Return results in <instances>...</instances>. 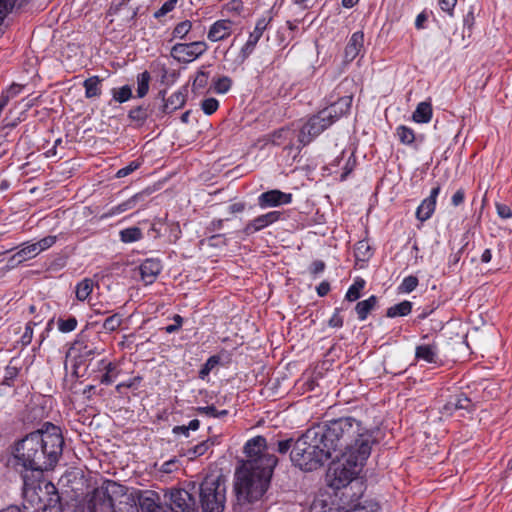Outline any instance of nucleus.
<instances>
[{"label":"nucleus","instance_id":"f257e3e1","mask_svg":"<svg viewBox=\"0 0 512 512\" xmlns=\"http://www.w3.org/2000/svg\"><path fill=\"white\" fill-rule=\"evenodd\" d=\"M64 438L58 426L45 422L42 427L17 441L12 467L20 474L23 490L35 492L43 472L54 468L63 452Z\"/></svg>","mask_w":512,"mask_h":512},{"label":"nucleus","instance_id":"f03ea898","mask_svg":"<svg viewBox=\"0 0 512 512\" xmlns=\"http://www.w3.org/2000/svg\"><path fill=\"white\" fill-rule=\"evenodd\" d=\"M266 444L262 436H256L245 444L247 460L235 473L234 488L239 504L259 500L268 489L278 459L265 451Z\"/></svg>","mask_w":512,"mask_h":512},{"label":"nucleus","instance_id":"7ed1b4c3","mask_svg":"<svg viewBox=\"0 0 512 512\" xmlns=\"http://www.w3.org/2000/svg\"><path fill=\"white\" fill-rule=\"evenodd\" d=\"M331 454L358 455L360 461H366L375 443L373 432L365 428L361 421L353 417L333 419L325 425H318Z\"/></svg>","mask_w":512,"mask_h":512},{"label":"nucleus","instance_id":"20e7f679","mask_svg":"<svg viewBox=\"0 0 512 512\" xmlns=\"http://www.w3.org/2000/svg\"><path fill=\"white\" fill-rule=\"evenodd\" d=\"M344 457V461L332 463L326 474L327 484L331 488L345 489L341 496L342 505L339 507V512H378L380 506L377 502L363 499L362 483L355 482L348 488L360 473L365 461H360L358 455Z\"/></svg>","mask_w":512,"mask_h":512},{"label":"nucleus","instance_id":"39448f33","mask_svg":"<svg viewBox=\"0 0 512 512\" xmlns=\"http://www.w3.org/2000/svg\"><path fill=\"white\" fill-rule=\"evenodd\" d=\"M323 437L319 426L307 429L293 444L290 453L292 463L303 471H314L332 458Z\"/></svg>","mask_w":512,"mask_h":512},{"label":"nucleus","instance_id":"423d86ee","mask_svg":"<svg viewBox=\"0 0 512 512\" xmlns=\"http://www.w3.org/2000/svg\"><path fill=\"white\" fill-rule=\"evenodd\" d=\"M126 504L127 512H138L135 499L127 494V488L112 480H106L103 484L94 489L88 500L90 512H117L116 502Z\"/></svg>","mask_w":512,"mask_h":512},{"label":"nucleus","instance_id":"0eeeda50","mask_svg":"<svg viewBox=\"0 0 512 512\" xmlns=\"http://www.w3.org/2000/svg\"><path fill=\"white\" fill-rule=\"evenodd\" d=\"M225 502V479L222 476H206L200 485V503L203 512H223Z\"/></svg>","mask_w":512,"mask_h":512},{"label":"nucleus","instance_id":"6e6552de","mask_svg":"<svg viewBox=\"0 0 512 512\" xmlns=\"http://www.w3.org/2000/svg\"><path fill=\"white\" fill-rule=\"evenodd\" d=\"M330 115L322 109L307 118L299 129L297 153L300 152L302 147L310 144L316 137L334 124L329 118L331 117Z\"/></svg>","mask_w":512,"mask_h":512},{"label":"nucleus","instance_id":"1a4fd4ad","mask_svg":"<svg viewBox=\"0 0 512 512\" xmlns=\"http://www.w3.org/2000/svg\"><path fill=\"white\" fill-rule=\"evenodd\" d=\"M208 50L205 41L176 43L171 48V56L179 63L187 64L201 57Z\"/></svg>","mask_w":512,"mask_h":512},{"label":"nucleus","instance_id":"9d476101","mask_svg":"<svg viewBox=\"0 0 512 512\" xmlns=\"http://www.w3.org/2000/svg\"><path fill=\"white\" fill-rule=\"evenodd\" d=\"M166 504L173 512H195L196 501L185 489H171L165 494Z\"/></svg>","mask_w":512,"mask_h":512},{"label":"nucleus","instance_id":"9b49d317","mask_svg":"<svg viewBox=\"0 0 512 512\" xmlns=\"http://www.w3.org/2000/svg\"><path fill=\"white\" fill-rule=\"evenodd\" d=\"M282 213L280 211H270L266 214L259 215L249 221L243 228V233L247 236L259 232L266 227L276 223L281 219Z\"/></svg>","mask_w":512,"mask_h":512},{"label":"nucleus","instance_id":"f8f14e48","mask_svg":"<svg viewBox=\"0 0 512 512\" xmlns=\"http://www.w3.org/2000/svg\"><path fill=\"white\" fill-rule=\"evenodd\" d=\"M291 202V193H284L277 189L266 191L258 196V205L262 209L290 204Z\"/></svg>","mask_w":512,"mask_h":512},{"label":"nucleus","instance_id":"ddd939ff","mask_svg":"<svg viewBox=\"0 0 512 512\" xmlns=\"http://www.w3.org/2000/svg\"><path fill=\"white\" fill-rule=\"evenodd\" d=\"M295 137V130L289 127H282L268 135L267 143H271L275 146H283L285 150L292 151L296 150L297 146H294L293 140Z\"/></svg>","mask_w":512,"mask_h":512},{"label":"nucleus","instance_id":"4468645a","mask_svg":"<svg viewBox=\"0 0 512 512\" xmlns=\"http://www.w3.org/2000/svg\"><path fill=\"white\" fill-rule=\"evenodd\" d=\"M137 500L142 512H173L169 510L167 504L159 503V496L154 491L140 493Z\"/></svg>","mask_w":512,"mask_h":512},{"label":"nucleus","instance_id":"2eb2a0df","mask_svg":"<svg viewBox=\"0 0 512 512\" xmlns=\"http://www.w3.org/2000/svg\"><path fill=\"white\" fill-rule=\"evenodd\" d=\"M441 187L437 184L430 191V195L425 198L416 210V218L424 222L431 218L436 208V200L440 193Z\"/></svg>","mask_w":512,"mask_h":512},{"label":"nucleus","instance_id":"dca6fc26","mask_svg":"<svg viewBox=\"0 0 512 512\" xmlns=\"http://www.w3.org/2000/svg\"><path fill=\"white\" fill-rule=\"evenodd\" d=\"M232 32L233 22L229 19H220L210 26L207 38L211 42H219L229 38Z\"/></svg>","mask_w":512,"mask_h":512},{"label":"nucleus","instance_id":"f3484780","mask_svg":"<svg viewBox=\"0 0 512 512\" xmlns=\"http://www.w3.org/2000/svg\"><path fill=\"white\" fill-rule=\"evenodd\" d=\"M71 352L75 354L78 359V364L93 359L98 354L95 343L84 340L83 338L77 339L71 347Z\"/></svg>","mask_w":512,"mask_h":512},{"label":"nucleus","instance_id":"a211bd4d","mask_svg":"<svg viewBox=\"0 0 512 512\" xmlns=\"http://www.w3.org/2000/svg\"><path fill=\"white\" fill-rule=\"evenodd\" d=\"M161 270V262L157 259H146L138 267L140 278L145 285L154 283Z\"/></svg>","mask_w":512,"mask_h":512},{"label":"nucleus","instance_id":"6ab92c4d","mask_svg":"<svg viewBox=\"0 0 512 512\" xmlns=\"http://www.w3.org/2000/svg\"><path fill=\"white\" fill-rule=\"evenodd\" d=\"M352 104V96H344L339 98L337 101L330 104L323 110L327 114H331L329 117L333 123L338 121L342 116L349 113Z\"/></svg>","mask_w":512,"mask_h":512},{"label":"nucleus","instance_id":"aec40b11","mask_svg":"<svg viewBox=\"0 0 512 512\" xmlns=\"http://www.w3.org/2000/svg\"><path fill=\"white\" fill-rule=\"evenodd\" d=\"M364 33L362 31L354 32L344 50V57L346 62L353 61L363 48Z\"/></svg>","mask_w":512,"mask_h":512},{"label":"nucleus","instance_id":"412c9836","mask_svg":"<svg viewBox=\"0 0 512 512\" xmlns=\"http://www.w3.org/2000/svg\"><path fill=\"white\" fill-rule=\"evenodd\" d=\"M145 197H146V193L145 192L136 193L135 195H133L132 197H130L126 201H124V202H122V203H120V204H118L116 206L111 207L103 215V217H105V218L112 217V216L124 213V212H126L128 210H131V209L135 208L138 203L143 202L145 200Z\"/></svg>","mask_w":512,"mask_h":512},{"label":"nucleus","instance_id":"4be33fe9","mask_svg":"<svg viewBox=\"0 0 512 512\" xmlns=\"http://www.w3.org/2000/svg\"><path fill=\"white\" fill-rule=\"evenodd\" d=\"M415 358L430 364L438 362V346L436 343L418 345L415 349Z\"/></svg>","mask_w":512,"mask_h":512},{"label":"nucleus","instance_id":"5701e85b","mask_svg":"<svg viewBox=\"0 0 512 512\" xmlns=\"http://www.w3.org/2000/svg\"><path fill=\"white\" fill-rule=\"evenodd\" d=\"M433 115L432 103L430 100L420 102L412 114V120L416 123H428Z\"/></svg>","mask_w":512,"mask_h":512},{"label":"nucleus","instance_id":"b1692460","mask_svg":"<svg viewBox=\"0 0 512 512\" xmlns=\"http://www.w3.org/2000/svg\"><path fill=\"white\" fill-rule=\"evenodd\" d=\"M378 298L375 295H371L369 298L360 301L355 306L358 319L364 321L367 319L369 313L376 307Z\"/></svg>","mask_w":512,"mask_h":512},{"label":"nucleus","instance_id":"393cba45","mask_svg":"<svg viewBox=\"0 0 512 512\" xmlns=\"http://www.w3.org/2000/svg\"><path fill=\"white\" fill-rule=\"evenodd\" d=\"M218 436H214L211 438H208L199 444L195 445L194 447L188 449L186 455L190 458H196L198 456L204 455L212 446L218 444Z\"/></svg>","mask_w":512,"mask_h":512},{"label":"nucleus","instance_id":"a878e982","mask_svg":"<svg viewBox=\"0 0 512 512\" xmlns=\"http://www.w3.org/2000/svg\"><path fill=\"white\" fill-rule=\"evenodd\" d=\"M101 82L102 79L96 75L87 78L83 83L85 97L88 99L99 97L102 93Z\"/></svg>","mask_w":512,"mask_h":512},{"label":"nucleus","instance_id":"bb28decb","mask_svg":"<svg viewBox=\"0 0 512 512\" xmlns=\"http://www.w3.org/2000/svg\"><path fill=\"white\" fill-rule=\"evenodd\" d=\"M185 104V95L181 92L173 93L163 104L162 112L170 114Z\"/></svg>","mask_w":512,"mask_h":512},{"label":"nucleus","instance_id":"cd10ccee","mask_svg":"<svg viewBox=\"0 0 512 512\" xmlns=\"http://www.w3.org/2000/svg\"><path fill=\"white\" fill-rule=\"evenodd\" d=\"M412 311V302L404 300L398 304L389 307L386 311L388 318L403 317L410 314Z\"/></svg>","mask_w":512,"mask_h":512},{"label":"nucleus","instance_id":"c85d7f7f","mask_svg":"<svg viewBox=\"0 0 512 512\" xmlns=\"http://www.w3.org/2000/svg\"><path fill=\"white\" fill-rule=\"evenodd\" d=\"M94 281L90 278H84L75 287V295L79 301H85L93 291Z\"/></svg>","mask_w":512,"mask_h":512},{"label":"nucleus","instance_id":"c756f323","mask_svg":"<svg viewBox=\"0 0 512 512\" xmlns=\"http://www.w3.org/2000/svg\"><path fill=\"white\" fill-rule=\"evenodd\" d=\"M39 253L36 243L23 244V247L11 257V260L22 262L36 257Z\"/></svg>","mask_w":512,"mask_h":512},{"label":"nucleus","instance_id":"7c9ffc66","mask_svg":"<svg viewBox=\"0 0 512 512\" xmlns=\"http://www.w3.org/2000/svg\"><path fill=\"white\" fill-rule=\"evenodd\" d=\"M365 280L358 277L354 280L353 284L348 288L345 299L349 302H354L361 297V292L365 287Z\"/></svg>","mask_w":512,"mask_h":512},{"label":"nucleus","instance_id":"2f4dec72","mask_svg":"<svg viewBox=\"0 0 512 512\" xmlns=\"http://www.w3.org/2000/svg\"><path fill=\"white\" fill-rule=\"evenodd\" d=\"M148 117V108L144 106H137L131 109L128 113V118L139 127L144 125Z\"/></svg>","mask_w":512,"mask_h":512},{"label":"nucleus","instance_id":"473e14b6","mask_svg":"<svg viewBox=\"0 0 512 512\" xmlns=\"http://www.w3.org/2000/svg\"><path fill=\"white\" fill-rule=\"evenodd\" d=\"M271 20H272L271 17H269V18L262 17V18L258 19L256 22V25H255V28L249 34L248 39L255 43H258L259 40L261 39L264 31L267 29L269 23L271 22Z\"/></svg>","mask_w":512,"mask_h":512},{"label":"nucleus","instance_id":"72a5a7b5","mask_svg":"<svg viewBox=\"0 0 512 512\" xmlns=\"http://www.w3.org/2000/svg\"><path fill=\"white\" fill-rule=\"evenodd\" d=\"M120 240L124 243H133L142 239L143 234L140 228L138 227H129L123 229L119 233Z\"/></svg>","mask_w":512,"mask_h":512},{"label":"nucleus","instance_id":"f704fd0d","mask_svg":"<svg viewBox=\"0 0 512 512\" xmlns=\"http://www.w3.org/2000/svg\"><path fill=\"white\" fill-rule=\"evenodd\" d=\"M104 369L105 373L102 375L100 382L101 384L110 385L119 374L118 366L113 362H108Z\"/></svg>","mask_w":512,"mask_h":512},{"label":"nucleus","instance_id":"c9c22d12","mask_svg":"<svg viewBox=\"0 0 512 512\" xmlns=\"http://www.w3.org/2000/svg\"><path fill=\"white\" fill-rule=\"evenodd\" d=\"M151 76L148 71H144L137 76V95L139 98L146 96L149 90Z\"/></svg>","mask_w":512,"mask_h":512},{"label":"nucleus","instance_id":"e433bc0d","mask_svg":"<svg viewBox=\"0 0 512 512\" xmlns=\"http://www.w3.org/2000/svg\"><path fill=\"white\" fill-rule=\"evenodd\" d=\"M396 135L399 141L405 145H411L415 141L414 131L405 125H401L396 129Z\"/></svg>","mask_w":512,"mask_h":512},{"label":"nucleus","instance_id":"4c0bfd02","mask_svg":"<svg viewBox=\"0 0 512 512\" xmlns=\"http://www.w3.org/2000/svg\"><path fill=\"white\" fill-rule=\"evenodd\" d=\"M220 357L217 355L210 356L199 370V378L204 380L214 367L219 364Z\"/></svg>","mask_w":512,"mask_h":512},{"label":"nucleus","instance_id":"58836bf2","mask_svg":"<svg viewBox=\"0 0 512 512\" xmlns=\"http://www.w3.org/2000/svg\"><path fill=\"white\" fill-rule=\"evenodd\" d=\"M113 99L118 103L127 102L132 97V90L129 85H124L119 89L112 90Z\"/></svg>","mask_w":512,"mask_h":512},{"label":"nucleus","instance_id":"ea45409f","mask_svg":"<svg viewBox=\"0 0 512 512\" xmlns=\"http://www.w3.org/2000/svg\"><path fill=\"white\" fill-rule=\"evenodd\" d=\"M453 399L455 401L454 407H457V410H466L470 412L474 408L472 401L463 393L453 396Z\"/></svg>","mask_w":512,"mask_h":512},{"label":"nucleus","instance_id":"a19ab883","mask_svg":"<svg viewBox=\"0 0 512 512\" xmlns=\"http://www.w3.org/2000/svg\"><path fill=\"white\" fill-rule=\"evenodd\" d=\"M355 255L357 259L362 261L368 259L372 255L370 246L367 241L362 240L356 243Z\"/></svg>","mask_w":512,"mask_h":512},{"label":"nucleus","instance_id":"79ce46f5","mask_svg":"<svg viewBox=\"0 0 512 512\" xmlns=\"http://www.w3.org/2000/svg\"><path fill=\"white\" fill-rule=\"evenodd\" d=\"M232 86V80L228 76H222L214 80V90L216 93L225 94Z\"/></svg>","mask_w":512,"mask_h":512},{"label":"nucleus","instance_id":"37998d69","mask_svg":"<svg viewBox=\"0 0 512 512\" xmlns=\"http://www.w3.org/2000/svg\"><path fill=\"white\" fill-rule=\"evenodd\" d=\"M122 324V318L119 314H113L107 317L103 322V329L107 332H113L117 330Z\"/></svg>","mask_w":512,"mask_h":512},{"label":"nucleus","instance_id":"c03bdc74","mask_svg":"<svg viewBox=\"0 0 512 512\" xmlns=\"http://www.w3.org/2000/svg\"><path fill=\"white\" fill-rule=\"evenodd\" d=\"M191 28L192 23L189 20L178 23L172 32L173 38H185L186 35L190 32Z\"/></svg>","mask_w":512,"mask_h":512},{"label":"nucleus","instance_id":"a18cd8bd","mask_svg":"<svg viewBox=\"0 0 512 512\" xmlns=\"http://www.w3.org/2000/svg\"><path fill=\"white\" fill-rule=\"evenodd\" d=\"M418 283H419V281L416 276L409 275L403 279L402 283L400 284L399 289L401 292L411 293L412 291H414L417 288Z\"/></svg>","mask_w":512,"mask_h":512},{"label":"nucleus","instance_id":"49530a36","mask_svg":"<svg viewBox=\"0 0 512 512\" xmlns=\"http://www.w3.org/2000/svg\"><path fill=\"white\" fill-rule=\"evenodd\" d=\"M77 319L75 317H69L67 319L58 320V329L63 333H69L76 329Z\"/></svg>","mask_w":512,"mask_h":512},{"label":"nucleus","instance_id":"de8ad7c7","mask_svg":"<svg viewBox=\"0 0 512 512\" xmlns=\"http://www.w3.org/2000/svg\"><path fill=\"white\" fill-rule=\"evenodd\" d=\"M219 102L215 98H206L201 103V108L206 115H212L217 111Z\"/></svg>","mask_w":512,"mask_h":512},{"label":"nucleus","instance_id":"09e8293b","mask_svg":"<svg viewBox=\"0 0 512 512\" xmlns=\"http://www.w3.org/2000/svg\"><path fill=\"white\" fill-rule=\"evenodd\" d=\"M19 370L15 366L8 365L4 371L2 385L11 386L15 378L18 376Z\"/></svg>","mask_w":512,"mask_h":512},{"label":"nucleus","instance_id":"8fccbe9b","mask_svg":"<svg viewBox=\"0 0 512 512\" xmlns=\"http://www.w3.org/2000/svg\"><path fill=\"white\" fill-rule=\"evenodd\" d=\"M355 166H356L355 156L353 154H350L345 162L344 167H343V173L340 176V180L341 181L346 180L347 177L349 176V174L354 170Z\"/></svg>","mask_w":512,"mask_h":512},{"label":"nucleus","instance_id":"3c124183","mask_svg":"<svg viewBox=\"0 0 512 512\" xmlns=\"http://www.w3.org/2000/svg\"><path fill=\"white\" fill-rule=\"evenodd\" d=\"M56 241L57 236L49 235L36 242V245L38 247L39 252H42L52 247L56 243Z\"/></svg>","mask_w":512,"mask_h":512},{"label":"nucleus","instance_id":"603ef678","mask_svg":"<svg viewBox=\"0 0 512 512\" xmlns=\"http://www.w3.org/2000/svg\"><path fill=\"white\" fill-rule=\"evenodd\" d=\"M140 167V162L132 161L127 166L119 169L116 173L117 178H123L134 172Z\"/></svg>","mask_w":512,"mask_h":512},{"label":"nucleus","instance_id":"864d4df0","mask_svg":"<svg viewBox=\"0 0 512 512\" xmlns=\"http://www.w3.org/2000/svg\"><path fill=\"white\" fill-rule=\"evenodd\" d=\"M257 43L247 40L246 43L243 45V47L240 50L239 57L241 58V61L244 62L254 51Z\"/></svg>","mask_w":512,"mask_h":512},{"label":"nucleus","instance_id":"5fc2aeb1","mask_svg":"<svg viewBox=\"0 0 512 512\" xmlns=\"http://www.w3.org/2000/svg\"><path fill=\"white\" fill-rule=\"evenodd\" d=\"M209 74L203 70H200L193 82V86L198 89H203L208 83Z\"/></svg>","mask_w":512,"mask_h":512},{"label":"nucleus","instance_id":"6e6d98bb","mask_svg":"<svg viewBox=\"0 0 512 512\" xmlns=\"http://www.w3.org/2000/svg\"><path fill=\"white\" fill-rule=\"evenodd\" d=\"M341 308H335L333 315L328 321V325L332 328H341L343 326L344 320L340 315Z\"/></svg>","mask_w":512,"mask_h":512},{"label":"nucleus","instance_id":"4d7b16f0","mask_svg":"<svg viewBox=\"0 0 512 512\" xmlns=\"http://www.w3.org/2000/svg\"><path fill=\"white\" fill-rule=\"evenodd\" d=\"M179 466L180 465L178 459L172 458L168 461H165L162 464L160 471H162L163 473L170 474L177 471L179 469Z\"/></svg>","mask_w":512,"mask_h":512},{"label":"nucleus","instance_id":"13d9d810","mask_svg":"<svg viewBox=\"0 0 512 512\" xmlns=\"http://www.w3.org/2000/svg\"><path fill=\"white\" fill-rule=\"evenodd\" d=\"M33 325H35V323L33 322H28L26 324V327H25V331L23 333V335L21 336V343L23 346H27L31 343L32 341V338H33Z\"/></svg>","mask_w":512,"mask_h":512},{"label":"nucleus","instance_id":"bf43d9fd","mask_svg":"<svg viewBox=\"0 0 512 512\" xmlns=\"http://www.w3.org/2000/svg\"><path fill=\"white\" fill-rule=\"evenodd\" d=\"M497 214L502 219H510L512 218V210L511 208L503 203H496L495 205Z\"/></svg>","mask_w":512,"mask_h":512},{"label":"nucleus","instance_id":"052dcab7","mask_svg":"<svg viewBox=\"0 0 512 512\" xmlns=\"http://www.w3.org/2000/svg\"><path fill=\"white\" fill-rule=\"evenodd\" d=\"M475 23V17L472 10L468 11V13L464 16L463 19V25H464V31L467 30L468 36L471 35L472 28Z\"/></svg>","mask_w":512,"mask_h":512},{"label":"nucleus","instance_id":"680f3d73","mask_svg":"<svg viewBox=\"0 0 512 512\" xmlns=\"http://www.w3.org/2000/svg\"><path fill=\"white\" fill-rule=\"evenodd\" d=\"M173 320L175 323H172L171 325H168L165 327L166 333L171 334V333L178 331L181 328V326L183 324V318L180 315L175 314L173 316Z\"/></svg>","mask_w":512,"mask_h":512},{"label":"nucleus","instance_id":"e2e57ef3","mask_svg":"<svg viewBox=\"0 0 512 512\" xmlns=\"http://www.w3.org/2000/svg\"><path fill=\"white\" fill-rule=\"evenodd\" d=\"M22 89V85L13 83L5 93H2L1 97H8L9 101L10 98L17 96L22 91Z\"/></svg>","mask_w":512,"mask_h":512},{"label":"nucleus","instance_id":"0e129e2a","mask_svg":"<svg viewBox=\"0 0 512 512\" xmlns=\"http://www.w3.org/2000/svg\"><path fill=\"white\" fill-rule=\"evenodd\" d=\"M176 2L172 0L166 1L162 7L155 13V17L164 16L175 8Z\"/></svg>","mask_w":512,"mask_h":512},{"label":"nucleus","instance_id":"69168bd1","mask_svg":"<svg viewBox=\"0 0 512 512\" xmlns=\"http://www.w3.org/2000/svg\"><path fill=\"white\" fill-rule=\"evenodd\" d=\"M465 200V190L463 188H459L451 198V204L455 207L461 205Z\"/></svg>","mask_w":512,"mask_h":512},{"label":"nucleus","instance_id":"338daca9","mask_svg":"<svg viewBox=\"0 0 512 512\" xmlns=\"http://www.w3.org/2000/svg\"><path fill=\"white\" fill-rule=\"evenodd\" d=\"M325 263L322 260H315L309 267V271L312 275H318L325 270Z\"/></svg>","mask_w":512,"mask_h":512},{"label":"nucleus","instance_id":"774afa93","mask_svg":"<svg viewBox=\"0 0 512 512\" xmlns=\"http://www.w3.org/2000/svg\"><path fill=\"white\" fill-rule=\"evenodd\" d=\"M196 411L200 415H205V416L214 417V418H215V415L217 413V409H216V407L214 405L197 407Z\"/></svg>","mask_w":512,"mask_h":512}]
</instances>
